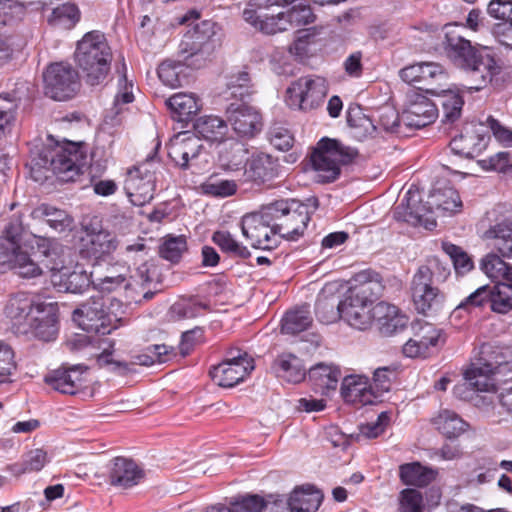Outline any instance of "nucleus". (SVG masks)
<instances>
[{
    "label": "nucleus",
    "mask_w": 512,
    "mask_h": 512,
    "mask_svg": "<svg viewBox=\"0 0 512 512\" xmlns=\"http://www.w3.org/2000/svg\"><path fill=\"white\" fill-rule=\"evenodd\" d=\"M244 20L264 34L286 31L315 21L310 5L300 0H250L243 10Z\"/></svg>",
    "instance_id": "1"
},
{
    "label": "nucleus",
    "mask_w": 512,
    "mask_h": 512,
    "mask_svg": "<svg viewBox=\"0 0 512 512\" xmlns=\"http://www.w3.org/2000/svg\"><path fill=\"white\" fill-rule=\"evenodd\" d=\"M445 51L455 65L469 74L473 82L469 89H482L500 72V66L486 48L473 46L461 35L447 33Z\"/></svg>",
    "instance_id": "2"
},
{
    "label": "nucleus",
    "mask_w": 512,
    "mask_h": 512,
    "mask_svg": "<svg viewBox=\"0 0 512 512\" xmlns=\"http://www.w3.org/2000/svg\"><path fill=\"white\" fill-rule=\"evenodd\" d=\"M74 57L87 84L96 86L107 79L113 54L104 33L93 30L84 34L77 42Z\"/></svg>",
    "instance_id": "3"
},
{
    "label": "nucleus",
    "mask_w": 512,
    "mask_h": 512,
    "mask_svg": "<svg viewBox=\"0 0 512 512\" xmlns=\"http://www.w3.org/2000/svg\"><path fill=\"white\" fill-rule=\"evenodd\" d=\"M23 232L22 215L15 213L8 219L0 237V264H8L22 278H35L42 275L43 268L21 246Z\"/></svg>",
    "instance_id": "4"
},
{
    "label": "nucleus",
    "mask_w": 512,
    "mask_h": 512,
    "mask_svg": "<svg viewBox=\"0 0 512 512\" xmlns=\"http://www.w3.org/2000/svg\"><path fill=\"white\" fill-rule=\"evenodd\" d=\"M87 165V154L75 143L43 148L35 159V166L51 170L59 180L74 181Z\"/></svg>",
    "instance_id": "5"
},
{
    "label": "nucleus",
    "mask_w": 512,
    "mask_h": 512,
    "mask_svg": "<svg viewBox=\"0 0 512 512\" xmlns=\"http://www.w3.org/2000/svg\"><path fill=\"white\" fill-rule=\"evenodd\" d=\"M381 288L377 279H370L359 287L350 289L345 298L340 301L341 319L359 330L369 328L375 318L373 311L375 305L368 293L373 292L376 297L380 294Z\"/></svg>",
    "instance_id": "6"
},
{
    "label": "nucleus",
    "mask_w": 512,
    "mask_h": 512,
    "mask_svg": "<svg viewBox=\"0 0 512 512\" xmlns=\"http://www.w3.org/2000/svg\"><path fill=\"white\" fill-rule=\"evenodd\" d=\"M218 26L210 20L194 25L184 35L179 44V54L187 67H203L215 48Z\"/></svg>",
    "instance_id": "7"
},
{
    "label": "nucleus",
    "mask_w": 512,
    "mask_h": 512,
    "mask_svg": "<svg viewBox=\"0 0 512 512\" xmlns=\"http://www.w3.org/2000/svg\"><path fill=\"white\" fill-rule=\"evenodd\" d=\"M357 151L343 146L340 142L330 138H322L314 148L310 163L318 173V181L332 182L340 174V166L352 161Z\"/></svg>",
    "instance_id": "8"
},
{
    "label": "nucleus",
    "mask_w": 512,
    "mask_h": 512,
    "mask_svg": "<svg viewBox=\"0 0 512 512\" xmlns=\"http://www.w3.org/2000/svg\"><path fill=\"white\" fill-rule=\"evenodd\" d=\"M273 211L275 209L269 203L263 205L260 210L245 214L242 217V235L250 241L253 248L270 250L279 245L280 237L277 230L274 229Z\"/></svg>",
    "instance_id": "9"
},
{
    "label": "nucleus",
    "mask_w": 512,
    "mask_h": 512,
    "mask_svg": "<svg viewBox=\"0 0 512 512\" xmlns=\"http://www.w3.org/2000/svg\"><path fill=\"white\" fill-rule=\"evenodd\" d=\"M327 93L328 84L325 78L308 75L290 84L286 90L285 102L292 109L311 111L323 104Z\"/></svg>",
    "instance_id": "10"
},
{
    "label": "nucleus",
    "mask_w": 512,
    "mask_h": 512,
    "mask_svg": "<svg viewBox=\"0 0 512 512\" xmlns=\"http://www.w3.org/2000/svg\"><path fill=\"white\" fill-rule=\"evenodd\" d=\"M274 216V229L281 239L288 241H296L303 236L305 229L309 223L307 209L300 205V201L277 200L270 203Z\"/></svg>",
    "instance_id": "11"
},
{
    "label": "nucleus",
    "mask_w": 512,
    "mask_h": 512,
    "mask_svg": "<svg viewBox=\"0 0 512 512\" xmlns=\"http://www.w3.org/2000/svg\"><path fill=\"white\" fill-rule=\"evenodd\" d=\"M44 92L53 100L66 101L80 89L79 74L70 64H50L43 73Z\"/></svg>",
    "instance_id": "12"
},
{
    "label": "nucleus",
    "mask_w": 512,
    "mask_h": 512,
    "mask_svg": "<svg viewBox=\"0 0 512 512\" xmlns=\"http://www.w3.org/2000/svg\"><path fill=\"white\" fill-rule=\"evenodd\" d=\"M49 258L55 255L56 258L47 261L44 267L52 272L51 282L59 292L81 294L85 292L90 285H93V273L76 266L73 271L64 269V261L57 255L55 249L44 252Z\"/></svg>",
    "instance_id": "13"
},
{
    "label": "nucleus",
    "mask_w": 512,
    "mask_h": 512,
    "mask_svg": "<svg viewBox=\"0 0 512 512\" xmlns=\"http://www.w3.org/2000/svg\"><path fill=\"white\" fill-rule=\"evenodd\" d=\"M400 78L412 85H421L431 94L438 93L441 87H446L448 73L442 65L436 62H420L404 67L399 71Z\"/></svg>",
    "instance_id": "14"
},
{
    "label": "nucleus",
    "mask_w": 512,
    "mask_h": 512,
    "mask_svg": "<svg viewBox=\"0 0 512 512\" xmlns=\"http://www.w3.org/2000/svg\"><path fill=\"white\" fill-rule=\"evenodd\" d=\"M255 368L254 359L246 352L230 350L228 358L210 370L215 383L221 387H234L245 379Z\"/></svg>",
    "instance_id": "15"
},
{
    "label": "nucleus",
    "mask_w": 512,
    "mask_h": 512,
    "mask_svg": "<svg viewBox=\"0 0 512 512\" xmlns=\"http://www.w3.org/2000/svg\"><path fill=\"white\" fill-rule=\"evenodd\" d=\"M432 268L420 266L411 282V295L419 313L436 311L444 301V294L433 285Z\"/></svg>",
    "instance_id": "16"
},
{
    "label": "nucleus",
    "mask_w": 512,
    "mask_h": 512,
    "mask_svg": "<svg viewBox=\"0 0 512 512\" xmlns=\"http://www.w3.org/2000/svg\"><path fill=\"white\" fill-rule=\"evenodd\" d=\"M433 214H435V211L429 207L427 202L422 204L419 191L411 188L393 211V217L397 221H403L413 226H423L428 230L436 227Z\"/></svg>",
    "instance_id": "17"
},
{
    "label": "nucleus",
    "mask_w": 512,
    "mask_h": 512,
    "mask_svg": "<svg viewBox=\"0 0 512 512\" xmlns=\"http://www.w3.org/2000/svg\"><path fill=\"white\" fill-rule=\"evenodd\" d=\"M149 165L147 161L127 171L124 190L135 206H143L154 198L156 177Z\"/></svg>",
    "instance_id": "18"
},
{
    "label": "nucleus",
    "mask_w": 512,
    "mask_h": 512,
    "mask_svg": "<svg viewBox=\"0 0 512 512\" xmlns=\"http://www.w3.org/2000/svg\"><path fill=\"white\" fill-rule=\"evenodd\" d=\"M227 121L233 131L242 138H253L263 128L260 111L246 103L232 102L225 111Z\"/></svg>",
    "instance_id": "19"
},
{
    "label": "nucleus",
    "mask_w": 512,
    "mask_h": 512,
    "mask_svg": "<svg viewBox=\"0 0 512 512\" xmlns=\"http://www.w3.org/2000/svg\"><path fill=\"white\" fill-rule=\"evenodd\" d=\"M73 320L87 332L105 335L112 330L108 325L109 316L102 297L92 296L81 304L73 311Z\"/></svg>",
    "instance_id": "20"
},
{
    "label": "nucleus",
    "mask_w": 512,
    "mask_h": 512,
    "mask_svg": "<svg viewBox=\"0 0 512 512\" xmlns=\"http://www.w3.org/2000/svg\"><path fill=\"white\" fill-rule=\"evenodd\" d=\"M43 302L25 292L15 293L9 298L5 306V315L10 319L15 333L26 334L31 327L28 322L34 315L36 306Z\"/></svg>",
    "instance_id": "21"
},
{
    "label": "nucleus",
    "mask_w": 512,
    "mask_h": 512,
    "mask_svg": "<svg viewBox=\"0 0 512 512\" xmlns=\"http://www.w3.org/2000/svg\"><path fill=\"white\" fill-rule=\"evenodd\" d=\"M88 367L82 364L62 366L49 372L44 381L47 385L62 394L74 395L85 385L84 374Z\"/></svg>",
    "instance_id": "22"
},
{
    "label": "nucleus",
    "mask_w": 512,
    "mask_h": 512,
    "mask_svg": "<svg viewBox=\"0 0 512 512\" xmlns=\"http://www.w3.org/2000/svg\"><path fill=\"white\" fill-rule=\"evenodd\" d=\"M57 304L54 302H43L36 306L34 315L29 320L31 326L25 335H31L43 341L55 339L57 329Z\"/></svg>",
    "instance_id": "23"
},
{
    "label": "nucleus",
    "mask_w": 512,
    "mask_h": 512,
    "mask_svg": "<svg viewBox=\"0 0 512 512\" xmlns=\"http://www.w3.org/2000/svg\"><path fill=\"white\" fill-rule=\"evenodd\" d=\"M495 223L485 231L484 237L503 257L512 258V210H495Z\"/></svg>",
    "instance_id": "24"
},
{
    "label": "nucleus",
    "mask_w": 512,
    "mask_h": 512,
    "mask_svg": "<svg viewBox=\"0 0 512 512\" xmlns=\"http://www.w3.org/2000/svg\"><path fill=\"white\" fill-rule=\"evenodd\" d=\"M413 338L403 346V353L410 358L427 357L430 348L436 347L440 339V331L430 323L417 322L412 325Z\"/></svg>",
    "instance_id": "25"
},
{
    "label": "nucleus",
    "mask_w": 512,
    "mask_h": 512,
    "mask_svg": "<svg viewBox=\"0 0 512 512\" xmlns=\"http://www.w3.org/2000/svg\"><path fill=\"white\" fill-rule=\"evenodd\" d=\"M323 500V494L313 486L294 489L288 501H276L274 512H316Z\"/></svg>",
    "instance_id": "26"
},
{
    "label": "nucleus",
    "mask_w": 512,
    "mask_h": 512,
    "mask_svg": "<svg viewBox=\"0 0 512 512\" xmlns=\"http://www.w3.org/2000/svg\"><path fill=\"white\" fill-rule=\"evenodd\" d=\"M118 247L117 237L107 230L90 232L82 238L80 255L98 261L110 256Z\"/></svg>",
    "instance_id": "27"
},
{
    "label": "nucleus",
    "mask_w": 512,
    "mask_h": 512,
    "mask_svg": "<svg viewBox=\"0 0 512 512\" xmlns=\"http://www.w3.org/2000/svg\"><path fill=\"white\" fill-rule=\"evenodd\" d=\"M279 163L270 154L253 153L247 160L244 169V178L257 186L263 185L278 176Z\"/></svg>",
    "instance_id": "28"
},
{
    "label": "nucleus",
    "mask_w": 512,
    "mask_h": 512,
    "mask_svg": "<svg viewBox=\"0 0 512 512\" xmlns=\"http://www.w3.org/2000/svg\"><path fill=\"white\" fill-rule=\"evenodd\" d=\"M480 363L507 380H512V351L509 348L485 343L480 350Z\"/></svg>",
    "instance_id": "29"
},
{
    "label": "nucleus",
    "mask_w": 512,
    "mask_h": 512,
    "mask_svg": "<svg viewBox=\"0 0 512 512\" xmlns=\"http://www.w3.org/2000/svg\"><path fill=\"white\" fill-rule=\"evenodd\" d=\"M202 147L201 140L194 133L182 132L170 141L168 154L177 166L187 169L189 161L199 156Z\"/></svg>",
    "instance_id": "30"
},
{
    "label": "nucleus",
    "mask_w": 512,
    "mask_h": 512,
    "mask_svg": "<svg viewBox=\"0 0 512 512\" xmlns=\"http://www.w3.org/2000/svg\"><path fill=\"white\" fill-rule=\"evenodd\" d=\"M341 396L347 403L368 405L379 399L368 378L361 375H349L344 377L341 384Z\"/></svg>",
    "instance_id": "31"
},
{
    "label": "nucleus",
    "mask_w": 512,
    "mask_h": 512,
    "mask_svg": "<svg viewBox=\"0 0 512 512\" xmlns=\"http://www.w3.org/2000/svg\"><path fill=\"white\" fill-rule=\"evenodd\" d=\"M144 476L143 469L132 459L116 457L111 461L109 482L113 486L131 488L139 484Z\"/></svg>",
    "instance_id": "32"
},
{
    "label": "nucleus",
    "mask_w": 512,
    "mask_h": 512,
    "mask_svg": "<svg viewBox=\"0 0 512 512\" xmlns=\"http://www.w3.org/2000/svg\"><path fill=\"white\" fill-rule=\"evenodd\" d=\"M374 320L379 332L383 336H392L404 330L408 324V317L395 305L379 302L374 306Z\"/></svg>",
    "instance_id": "33"
},
{
    "label": "nucleus",
    "mask_w": 512,
    "mask_h": 512,
    "mask_svg": "<svg viewBox=\"0 0 512 512\" xmlns=\"http://www.w3.org/2000/svg\"><path fill=\"white\" fill-rule=\"evenodd\" d=\"M437 117L436 105L424 96H418L403 111L401 120L406 126L420 129L430 125Z\"/></svg>",
    "instance_id": "34"
},
{
    "label": "nucleus",
    "mask_w": 512,
    "mask_h": 512,
    "mask_svg": "<svg viewBox=\"0 0 512 512\" xmlns=\"http://www.w3.org/2000/svg\"><path fill=\"white\" fill-rule=\"evenodd\" d=\"M464 131L450 141V149L456 155L474 158L485 149L486 139L478 132L475 125L466 126Z\"/></svg>",
    "instance_id": "35"
},
{
    "label": "nucleus",
    "mask_w": 512,
    "mask_h": 512,
    "mask_svg": "<svg viewBox=\"0 0 512 512\" xmlns=\"http://www.w3.org/2000/svg\"><path fill=\"white\" fill-rule=\"evenodd\" d=\"M427 203L437 216H451L462 209L459 193L452 187L433 190L428 195Z\"/></svg>",
    "instance_id": "36"
},
{
    "label": "nucleus",
    "mask_w": 512,
    "mask_h": 512,
    "mask_svg": "<svg viewBox=\"0 0 512 512\" xmlns=\"http://www.w3.org/2000/svg\"><path fill=\"white\" fill-rule=\"evenodd\" d=\"M128 269L118 264L107 267L103 276H93V288L101 293H112L120 289L132 288V281L127 276Z\"/></svg>",
    "instance_id": "37"
},
{
    "label": "nucleus",
    "mask_w": 512,
    "mask_h": 512,
    "mask_svg": "<svg viewBox=\"0 0 512 512\" xmlns=\"http://www.w3.org/2000/svg\"><path fill=\"white\" fill-rule=\"evenodd\" d=\"M340 377L341 371L338 367L325 363H318L308 371V378L315 391L323 395H328L337 388Z\"/></svg>",
    "instance_id": "38"
},
{
    "label": "nucleus",
    "mask_w": 512,
    "mask_h": 512,
    "mask_svg": "<svg viewBox=\"0 0 512 512\" xmlns=\"http://www.w3.org/2000/svg\"><path fill=\"white\" fill-rule=\"evenodd\" d=\"M34 220L45 221L53 230L58 233L71 231L73 226L72 217L62 209L48 204H41L31 211Z\"/></svg>",
    "instance_id": "39"
},
{
    "label": "nucleus",
    "mask_w": 512,
    "mask_h": 512,
    "mask_svg": "<svg viewBox=\"0 0 512 512\" xmlns=\"http://www.w3.org/2000/svg\"><path fill=\"white\" fill-rule=\"evenodd\" d=\"M166 105L178 122H188L200 110L199 100L188 93L174 94L166 100Z\"/></svg>",
    "instance_id": "40"
},
{
    "label": "nucleus",
    "mask_w": 512,
    "mask_h": 512,
    "mask_svg": "<svg viewBox=\"0 0 512 512\" xmlns=\"http://www.w3.org/2000/svg\"><path fill=\"white\" fill-rule=\"evenodd\" d=\"M465 380L476 391L494 392L497 383L505 382L506 378L487 371V367H484L478 360L477 364H473L465 372Z\"/></svg>",
    "instance_id": "41"
},
{
    "label": "nucleus",
    "mask_w": 512,
    "mask_h": 512,
    "mask_svg": "<svg viewBox=\"0 0 512 512\" xmlns=\"http://www.w3.org/2000/svg\"><path fill=\"white\" fill-rule=\"evenodd\" d=\"M194 134L200 139L215 142L221 141L228 130L227 123L218 116L199 117L194 125Z\"/></svg>",
    "instance_id": "42"
},
{
    "label": "nucleus",
    "mask_w": 512,
    "mask_h": 512,
    "mask_svg": "<svg viewBox=\"0 0 512 512\" xmlns=\"http://www.w3.org/2000/svg\"><path fill=\"white\" fill-rule=\"evenodd\" d=\"M435 428L446 438H457L463 434L469 427L457 413L451 410H442L432 420Z\"/></svg>",
    "instance_id": "43"
},
{
    "label": "nucleus",
    "mask_w": 512,
    "mask_h": 512,
    "mask_svg": "<svg viewBox=\"0 0 512 512\" xmlns=\"http://www.w3.org/2000/svg\"><path fill=\"white\" fill-rule=\"evenodd\" d=\"M438 91L439 92L434 93V95L439 97V103L443 111L442 121L447 123H454L461 116L464 100L459 93L451 89H445V87H441Z\"/></svg>",
    "instance_id": "44"
},
{
    "label": "nucleus",
    "mask_w": 512,
    "mask_h": 512,
    "mask_svg": "<svg viewBox=\"0 0 512 512\" xmlns=\"http://www.w3.org/2000/svg\"><path fill=\"white\" fill-rule=\"evenodd\" d=\"M347 122L352 136L359 141L372 138L378 132V126L360 109L349 110Z\"/></svg>",
    "instance_id": "45"
},
{
    "label": "nucleus",
    "mask_w": 512,
    "mask_h": 512,
    "mask_svg": "<svg viewBox=\"0 0 512 512\" xmlns=\"http://www.w3.org/2000/svg\"><path fill=\"white\" fill-rule=\"evenodd\" d=\"M399 476L405 485L418 487L426 486L435 479L434 471L418 462L401 465Z\"/></svg>",
    "instance_id": "46"
},
{
    "label": "nucleus",
    "mask_w": 512,
    "mask_h": 512,
    "mask_svg": "<svg viewBox=\"0 0 512 512\" xmlns=\"http://www.w3.org/2000/svg\"><path fill=\"white\" fill-rule=\"evenodd\" d=\"M48 461L47 452L43 449L36 448L26 452L22 456L21 462L10 465L9 470L15 476L39 472L48 463Z\"/></svg>",
    "instance_id": "47"
},
{
    "label": "nucleus",
    "mask_w": 512,
    "mask_h": 512,
    "mask_svg": "<svg viewBox=\"0 0 512 512\" xmlns=\"http://www.w3.org/2000/svg\"><path fill=\"white\" fill-rule=\"evenodd\" d=\"M276 364L279 367V376L290 383H299L305 379L306 369L300 358L293 354H282Z\"/></svg>",
    "instance_id": "48"
},
{
    "label": "nucleus",
    "mask_w": 512,
    "mask_h": 512,
    "mask_svg": "<svg viewBox=\"0 0 512 512\" xmlns=\"http://www.w3.org/2000/svg\"><path fill=\"white\" fill-rule=\"evenodd\" d=\"M212 241L221 249L222 252L232 257L247 259L251 256L250 251L227 230L215 231L212 235Z\"/></svg>",
    "instance_id": "49"
},
{
    "label": "nucleus",
    "mask_w": 512,
    "mask_h": 512,
    "mask_svg": "<svg viewBox=\"0 0 512 512\" xmlns=\"http://www.w3.org/2000/svg\"><path fill=\"white\" fill-rule=\"evenodd\" d=\"M312 324V317L308 307H301L285 314L282 320V332L285 334H298L305 331Z\"/></svg>",
    "instance_id": "50"
},
{
    "label": "nucleus",
    "mask_w": 512,
    "mask_h": 512,
    "mask_svg": "<svg viewBox=\"0 0 512 512\" xmlns=\"http://www.w3.org/2000/svg\"><path fill=\"white\" fill-rule=\"evenodd\" d=\"M315 314L324 324H330L341 318L340 301L335 296L320 293L315 303Z\"/></svg>",
    "instance_id": "51"
},
{
    "label": "nucleus",
    "mask_w": 512,
    "mask_h": 512,
    "mask_svg": "<svg viewBox=\"0 0 512 512\" xmlns=\"http://www.w3.org/2000/svg\"><path fill=\"white\" fill-rule=\"evenodd\" d=\"M490 307L493 312L506 314L512 310V287L498 282L489 286Z\"/></svg>",
    "instance_id": "52"
},
{
    "label": "nucleus",
    "mask_w": 512,
    "mask_h": 512,
    "mask_svg": "<svg viewBox=\"0 0 512 512\" xmlns=\"http://www.w3.org/2000/svg\"><path fill=\"white\" fill-rule=\"evenodd\" d=\"M187 240L184 235L167 236L159 247L160 256L171 262L178 263L182 255L187 251Z\"/></svg>",
    "instance_id": "53"
},
{
    "label": "nucleus",
    "mask_w": 512,
    "mask_h": 512,
    "mask_svg": "<svg viewBox=\"0 0 512 512\" xmlns=\"http://www.w3.org/2000/svg\"><path fill=\"white\" fill-rule=\"evenodd\" d=\"M511 267L512 266L504 262L498 255L493 253L486 255L480 263V268L483 273L491 280L498 282L505 281Z\"/></svg>",
    "instance_id": "54"
},
{
    "label": "nucleus",
    "mask_w": 512,
    "mask_h": 512,
    "mask_svg": "<svg viewBox=\"0 0 512 512\" xmlns=\"http://www.w3.org/2000/svg\"><path fill=\"white\" fill-rule=\"evenodd\" d=\"M443 251L450 257L455 272L458 275H464L473 269L474 264L471 257L459 246L452 243L443 242Z\"/></svg>",
    "instance_id": "55"
},
{
    "label": "nucleus",
    "mask_w": 512,
    "mask_h": 512,
    "mask_svg": "<svg viewBox=\"0 0 512 512\" xmlns=\"http://www.w3.org/2000/svg\"><path fill=\"white\" fill-rule=\"evenodd\" d=\"M248 149L246 146L237 141L230 143L229 150L221 152L222 164L229 170H238L243 163L246 164Z\"/></svg>",
    "instance_id": "56"
},
{
    "label": "nucleus",
    "mask_w": 512,
    "mask_h": 512,
    "mask_svg": "<svg viewBox=\"0 0 512 512\" xmlns=\"http://www.w3.org/2000/svg\"><path fill=\"white\" fill-rule=\"evenodd\" d=\"M202 190L205 194L215 197H228L237 190V185L233 180L219 179L210 177L202 184Z\"/></svg>",
    "instance_id": "57"
},
{
    "label": "nucleus",
    "mask_w": 512,
    "mask_h": 512,
    "mask_svg": "<svg viewBox=\"0 0 512 512\" xmlns=\"http://www.w3.org/2000/svg\"><path fill=\"white\" fill-rule=\"evenodd\" d=\"M232 512H263L268 503L259 495H246L236 498L230 503Z\"/></svg>",
    "instance_id": "58"
},
{
    "label": "nucleus",
    "mask_w": 512,
    "mask_h": 512,
    "mask_svg": "<svg viewBox=\"0 0 512 512\" xmlns=\"http://www.w3.org/2000/svg\"><path fill=\"white\" fill-rule=\"evenodd\" d=\"M182 65L172 60L163 61L157 70L158 77L168 87L175 88L181 85L180 72Z\"/></svg>",
    "instance_id": "59"
},
{
    "label": "nucleus",
    "mask_w": 512,
    "mask_h": 512,
    "mask_svg": "<svg viewBox=\"0 0 512 512\" xmlns=\"http://www.w3.org/2000/svg\"><path fill=\"white\" fill-rule=\"evenodd\" d=\"M489 286L484 285L476 289L473 293L462 300L454 310V314L461 311L470 312L474 308L482 307L486 303H490Z\"/></svg>",
    "instance_id": "60"
},
{
    "label": "nucleus",
    "mask_w": 512,
    "mask_h": 512,
    "mask_svg": "<svg viewBox=\"0 0 512 512\" xmlns=\"http://www.w3.org/2000/svg\"><path fill=\"white\" fill-rule=\"evenodd\" d=\"M398 512H424L422 494L412 488L402 490L399 495Z\"/></svg>",
    "instance_id": "61"
},
{
    "label": "nucleus",
    "mask_w": 512,
    "mask_h": 512,
    "mask_svg": "<svg viewBox=\"0 0 512 512\" xmlns=\"http://www.w3.org/2000/svg\"><path fill=\"white\" fill-rule=\"evenodd\" d=\"M127 67L124 62V59L122 60L121 67L117 68V73L119 75L118 79V92L115 96V104H128L133 102L134 95L132 92L133 89V83L132 81H129L127 78Z\"/></svg>",
    "instance_id": "62"
},
{
    "label": "nucleus",
    "mask_w": 512,
    "mask_h": 512,
    "mask_svg": "<svg viewBox=\"0 0 512 512\" xmlns=\"http://www.w3.org/2000/svg\"><path fill=\"white\" fill-rule=\"evenodd\" d=\"M25 12L26 8L19 0H0V23L4 25L22 19Z\"/></svg>",
    "instance_id": "63"
},
{
    "label": "nucleus",
    "mask_w": 512,
    "mask_h": 512,
    "mask_svg": "<svg viewBox=\"0 0 512 512\" xmlns=\"http://www.w3.org/2000/svg\"><path fill=\"white\" fill-rule=\"evenodd\" d=\"M80 11L75 4L65 3L52 11L51 21L55 24H64L65 26H73L79 21Z\"/></svg>",
    "instance_id": "64"
}]
</instances>
